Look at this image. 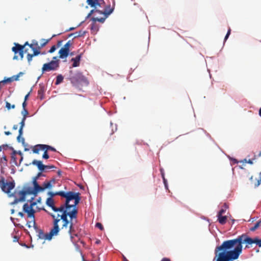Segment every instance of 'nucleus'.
Masks as SVG:
<instances>
[{"instance_id":"nucleus-14","label":"nucleus","mask_w":261,"mask_h":261,"mask_svg":"<svg viewBox=\"0 0 261 261\" xmlns=\"http://www.w3.org/2000/svg\"><path fill=\"white\" fill-rule=\"evenodd\" d=\"M39 86V89L38 91V94L40 99L42 100L44 98V94L46 90V88L43 83H40Z\"/></svg>"},{"instance_id":"nucleus-46","label":"nucleus","mask_w":261,"mask_h":261,"mask_svg":"<svg viewBox=\"0 0 261 261\" xmlns=\"http://www.w3.org/2000/svg\"><path fill=\"white\" fill-rule=\"evenodd\" d=\"M44 152L43 154L42 158L44 159L47 160L49 158V156L47 153V151L45 150H44Z\"/></svg>"},{"instance_id":"nucleus-18","label":"nucleus","mask_w":261,"mask_h":261,"mask_svg":"<svg viewBox=\"0 0 261 261\" xmlns=\"http://www.w3.org/2000/svg\"><path fill=\"white\" fill-rule=\"evenodd\" d=\"M36 146L38 147H40V149H41V150H45L46 151L49 150H51V151H54V152L56 151V149L55 148H54V147L51 146L50 145H48L38 144Z\"/></svg>"},{"instance_id":"nucleus-64","label":"nucleus","mask_w":261,"mask_h":261,"mask_svg":"<svg viewBox=\"0 0 261 261\" xmlns=\"http://www.w3.org/2000/svg\"><path fill=\"white\" fill-rule=\"evenodd\" d=\"M36 205H37V202L33 201L30 203V206L31 208H33L34 206H35Z\"/></svg>"},{"instance_id":"nucleus-20","label":"nucleus","mask_w":261,"mask_h":261,"mask_svg":"<svg viewBox=\"0 0 261 261\" xmlns=\"http://www.w3.org/2000/svg\"><path fill=\"white\" fill-rule=\"evenodd\" d=\"M59 58L62 59L66 58L69 55V52L62 47L59 51Z\"/></svg>"},{"instance_id":"nucleus-34","label":"nucleus","mask_w":261,"mask_h":261,"mask_svg":"<svg viewBox=\"0 0 261 261\" xmlns=\"http://www.w3.org/2000/svg\"><path fill=\"white\" fill-rule=\"evenodd\" d=\"M71 45V40H69L64 45L63 47H62L63 48L65 49V50L70 51L69 48Z\"/></svg>"},{"instance_id":"nucleus-57","label":"nucleus","mask_w":261,"mask_h":261,"mask_svg":"<svg viewBox=\"0 0 261 261\" xmlns=\"http://www.w3.org/2000/svg\"><path fill=\"white\" fill-rule=\"evenodd\" d=\"M18 54L20 56V60H22V59L23 58V55H24V49H21Z\"/></svg>"},{"instance_id":"nucleus-47","label":"nucleus","mask_w":261,"mask_h":261,"mask_svg":"<svg viewBox=\"0 0 261 261\" xmlns=\"http://www.w3.org/2000/svg\"><path fill=\"white\" fill-rule=\"evenodd\" d=\"M259 179L257 180V182L255 184V188L258 187L261 184V172L259 174Z\"/></svg>"},{"instance_id":"nucleus-17","label":"nucleus","mask_w":261,"mask_h":261,"mask_svg":"<svg viewBox=\"0 0 261 261\" xmlns=\"http://www.w3.org/2000/svg\"><path fill=\"white\" fill-rule=\"evenodd\" d=\"M32 164L33 165H35L37 167L38 170L40 172L44 171V164H43L42 162L41 161H38L37 160H34L32 161Z\"/></svg>"},{"instance_id":"nucleus-32","label":"nucleus","mask_w":261,"mask_h":261,"mask_svg":"<svg viewBox=\"0 0 261 261\" xmlns=\"http://www.w3.org/2000/svg\"><path fill=\"white\" fill-rule=\"evenodd\" d=\"M11 163L12 164V165H16L17 166H19L17 162V158L15 155H11Z\"/></svg>"},{"instance_id":"nucleus-4","label":"nucleus","mask_w":261,"mask_h":261,"mask_svg":"<svg viewBox=\"0 0 261 261\" xmlns=\"http://www.w3.org/2000/svg\"><path fill=\"white\" fill-rule=\"evenodd\" d=\"M15 184L14 180L12 181L7 182L4 177H2L0 180V187L2 190L7 194L10 193L11 190L15 188Z\"/></svg>"},{"instance_id":"nucleus-62","label":"nucleus","mask_w":261,"mask_h":261,"mask_svg":"<svg viewBox=\"0 0 261 261\" xmlns=\"http://www.w3.org/2000/svg\"><path fill=\"white\" fill-rule=\"evenodd\" d=\"M15 173V168L14 165H12L11 168V173L14 174Z\"/></svg>"},{"instance_id":"nucleus-9","label":"nucleus","mask_w":261,"mask_h":261,"mask_svg":"<svg viewBox=\"0 0 261 261\" xmlns=\"http://www.w3.org/2000/svg\"><path fill=\"white\" fill-rule=\"evenodd\" d=\"M73 79L75 80L77 82L82 83L85 85H88L89 82L86 77L83 75L81 72H77L73 77Z\"/></svg>"},{"instance_id":"nucleus-23","label":"nucleus","mask_w":261,"mask_h":261,"mask_svg":"<svg viewBox=\"0 0 261 261\" xmlns=\"http://www.w3.org/2000/svg\"><path fill=\"white\" fill-rule=\"evenodd\" d=\"M217 217L218 218V221L220 224L223 225L226 223L227 219V216L223 215H217Z\"/></svg>"},{"instance_id":"nucleus-60","label":"nucleus","mask_w":261,"mask_h":261,"mask_svg":"<svg viewBox=\"0 0 261 261\" xmlns=\"http://www.w3.org/2000/svg\"><path fill=\"white\" fill-rule=\"evenodd\" d=\"M21 202V201L19 200V199L18 198H15V199H14V200L10 203V204H11V205H14V204H17V203L18 202Z\"/></svg>"},{"instance_id":"nucleus-28","label":"nucleus","mask_w":261,"mask_h":261,"mask_svg":"<svg viewBox=\"0 0 261 261\" xmlns=\"http://www.w3.org/2000/svg\"><path fill=\"white\" fill-rule=\"evenodd\" d=\"M106 18H106V17L101 18L93 17L91 18V20H92L93 22L98 21L101 23H104Z\"/></svg>"},{"instance_id":"nucleus-50","label":"nucleus","mask_w":261,"mask_h":261,"mask_svg":"<svg viewBox=\"0 0 261 261\" xmlns=\"http://www.w3.org/2000/svg\"><path fill=\"white\" fill-rule=\"evenodd\" d=\"M95 226L97 228H98L99 229H100L101 230H103V225H102L101 223H99V222H97L95 224Z\"/></svg>"},{"instance_id":"nucleus-48","label":"nucleus","mask_w":261,"mask_h":261,"mask_svg":"<svg viewBox=\"0 0 261 261\" xmlns=\"http://www.w3.org/2000/svg\"><path fill=\"white\" fill-rule=\"evenodd\" d=\"M56 46L55 45H54L50 47L48 52L50 54L53 53L56 50Z\"/></svg>"},{"instance_id":"nucleus-26","label":"nucleus","mask_w":261,"mask_h":261,"mask_svg":"<svg viewBox=\"0 0 261 261\" xmlns=\"http://www.w3.org/2000/svg\"><path fill=\"white\" fill-rule=\"evenodd\" d=\"M18 194L20 196V197L18 198L21 202L24 201L25 200V198L27 196V194L24 192V191L21 190L18 192Z\"/></svg>"},{"instance_id":"nucleus-7","label":"nucleus","mask_w":261,"mask_h":261,"mask_svg":"<svg viewBox=\"0 0 261 261\" xmlns=\"http://www.w3.org/2000/svg\"><path fill=\"white\" fill-rule=\"evenodd\" d=\"M79 193V192H74L73 191L65 192L64 191H61V197L65 198V199L64 204H67L70 203L71 201L74 199Z\"/></svg>"},{"instance_id":"nucleus-36","label":"nucleus","mask_w":261,"mask_h":261,"mask_svg":"<svg viewBox=\"0 0 261 261\" xmlns=\"http://www.w3.org/2000/svg\"><path fill=\"white\" fill-rule=\"evenodd\" d=\"M90 29L91 31L97 32L98 30V28L96 24H95L94 22H93L90 25Z\"/></svg>"},{"instance_id":"nucleus-12","label":"nucleus","mask_w":261,"mask_h":261,"mask_svg":"<svg viewBox=\"0 0 261 261\" xmlns=\"http://www.w3.org/2000/svg\"><path fill=\"white\" fill-rule=\"evenodd\" d=\"M60 231L59 226H54L49 233H47V238L51 240L54 236H57Z\"/></svg>"},{"instance_id":"nucleus-58","label":"nucleus","mask_w":261,"mask_h":261,"mask_svg":"<svg viewBox=\"0 0 261 261\" xmlns=\"http://www.w3.org/2000/svg\"><path fill=\"white\" fill-rule=\"evenodd\" d=\"M252 239H253V244H255L256 245L260 239H259L258 237H256L254 238H252Z\"/></svg>"},{"instance_id":"nucleus-3","label":"nucleus","mask_w":261,"mask_h":261,"mask_svg":"<svg viewBox=\"0 0 261 261\" xmlns=\"http://www.w3.org/2000/svg\"><path fill=\"white\" fill-rule=\"evenodd\" d=\"M15 184L14 180L12 181L7 182L4 177H2L0 180V187L2 190L7 194L10 193L11 190L15 188Z\"/></svg>"},{"instance_id":"nucleus-11","label":"nucleus","mask_w":261,"mask_h":261,"mask_svg":"<svg viewBox=\"0 0 261 261\" xmlns=\"http://www.w3.org/2000/svg\"><path fill=\"white\" fill-rule=\"evenodd\" d=\"M46 204L48 206L50 207L55 212H58L61 210V205L59 207L55 206L54 204V200L53 198L48 197L46 201Z\"/></svg>"},{"instance_id":"nucleus-51","label":"nucleus","mask_w":261,"mask_h":261,"mask_svg":"<svg viewBox=\"0 0 261 261\" xmlns=\"http://www.w3.org/2000/svg\"><path fill=\"white\" fill-rule=\"evenodd\" d=\"M34 57V56L32 54H28L27 55V60L30 64V62L32 61V58Z\"/></svg>"},{"instance_id":"nucleus-16","label":"nucleus","mask_w":261,"mask_h":261,"mask_svg":"<svg viewBox=\"0 0 261 261\" xmlns=\"http://www.w3.org/2000/svg\"><path fill=\"white\" fill-rule=\"evenodd\" d=\"M24 191V192L27 194L29 195H33L35 196H37L38 194V192L36 191L33 188L30 187H23V190Z\"/></svg>"},{"instance_id":"nucleus-19","label":"nucleus","mask_w":261,"mask_h":261,"mask_svg":"<svg viewBox=\"0 0 261 261\" xmlns=\"http://www.w3.org/2000/svg\"><path fill=\"white\" fill-rule=\"evenodd\" d=\"M18 136L17 137V140L18 142H20V139H21V143L22 145L24 147L27 146L28 144L25 143V140L23 137H22L21 136L23 134V128L19 127V130H18Z\"/></svg>"},{"instance_id":"nucleus-52","label":"nucleus","mask_w":261,"mask_h":261,"mask_svg":"<svg viewBox=\"0 0 261 261\" xmlns=\"http://www.w3.org/2000/svg\"><path fill=\"white\" fill-rule=\"evenodd\" d=\"M55 167L54 165H44V171L45 169H51L55 168Z\"/></svg>"},{"instance_id":"nucleus-59","label":"nucleus","mask_w":261,"mask_h":261,"mask_svg":"<svg viewBox=\"0 0 261 261\" xmlns=\"http://www.w3.org/2000/svg\"><path fill=\"white\" fill-rule=\"evenodd\" d=\"M113 8L115 9V4L114 3L112 7H111L110 5H107L105 7V10H107V11H109V9H112Z\"/></svg>"},{"instance_id":"nucleus-24","label":"nucleus","mask_w":261,"mask_h":261,"mask_svg":"<svg viewBox=\"0 0 261 261\" xmlns=\"http://www.w3.org/2000/svg\"><path fill=\"white\" fill-rule=\"evenodd\" d=\"M36 213L35 210L33 208H31L29 212L28 213V217L33 219V224H34V221L35 220V213Z\"/></svg>"},{"instance_id":"nucleus-25","label":"nucleus","mask_w":261,"mask_h":261,"mask_svg":"<svg viewBox=\"0 0 261 261\" xmlns=\"http://www.w3.org/2000/svg\"><path fill=\"white\" fill-rule=\"evenodd\" d=\"M32 184L33 185V189L38 193H39L40 186L38 184L37 180L33 178Z\"/></svg>"},{"instance_id":"nucleus-33","label":"nucleus","mask_w":261,"mask_h":261,"mask_svg":"<svg viewBox=\"0 0 261 261\" xmlns=\"http://www.w3.org/2000/svg\"><path fill=\"white\" fill-rule=\"evenodd\" d=\"M81 194L79 193L77 196L76 197L74 198V199H73V200H74V204H75L76 205H77L81 200Z\"/></svg>"},{"instance_id":"nucleus-42","label":"nucleus","mask_w":261,"mask_h":261,"mask_svg":"<svg viewBox=\"0 0 261 261\" xmlns=\"http://www.w3.org/2000/svg\"><path fill=\"white\" fill-rule=\"evenodd\" d=\"M0 163H1V170L2 171L3 168L7 166V162L3 161L2 159H1Z\"/></svg>"},{"instance_id":"nucleus-35","label":"nucleus","mask_w":261,"mask_h":261,"mask_svg":"<svg viewBox=\"0 0 261 261\" xmlns=\"http://www.w3.org/2000/svg\"><path fill=\"white\" fill-rule=\"evenodd\" d=\"M31 208V207L28 205L27 203H24L23 205V211L28 214V213L29 212Z\"/></svg>"},{"instance_id":"nucleus-5","label":"nucleus","mask_w":261,"mask_h":261,"mask_svg":"<svg viewBox=\"0 0 261 261\" xmlns=\"http://www.w3.org/2000/svg\"><path fill=\"white\" fill-rule=\"evenodd\" d=\"M75 204H70V203L67 204H63L61 205V211L68 212V213L70 214L72 216L76 218L78 214V210Z\"/></svg>"},{"instance_id":"nucleus-61","label":"nucleus","mask_w":261,"mask_h":261,"mask_svg":"<svg viewBox=\"0 0 261 261\" xmlns=\"http://www.w3.org/2000/svg\"><path fill=\"white\" fill-rule=\"evenodd\" d=\"M70 225H69V229H71L73 231H75L74 230V227H73V223L72 222V221H70Z\"/></svg>"},{"instance_id":"nucleus-2","label":"nucleus","mask_w":261,"mask_h":261,"mask_svg":"<svg viewBox=\"0 0 261 261\" xmlns=\"http://www.w3.org/2000/svg\"><path fill=\"white\" fill-rule=\"evenodd\" d=\"M58 212L62 213L61 215L59 214L57 215L58 217L61 218V220H62L63 222L62 228H66L68 225L70 224V221H72L74 219H76V218L72 216L70 214L68 213V212L59 211Z\"/></svg>"},{"instance_id":"nucleus-15","label":"nucleus","mask_w":261,"mask_h":261,"mask_svg":"<svg viewBox=\"0 0 261 261\" xmlns=\"http://www.w3.org/2000/svg\"><path fill=\"white\" fill-rule=\"evenodd\" d=\"M95 13H97L99 14H102L106 17V18H108L109 15H110L114 11V8L112 9H109V11H107V10L101 11L98 9H97L96 8H95Z\"/></svg>"},{"instance_id":"nucleus-21","label":"nucleus","mask_w":261,"mask_h":261,"mask_svg":"<svg viewBox=\"0 0 261 261\" xmlns=\"http://www.w3.org/2000/svg\"><path fill=\"white\" fill-rule=\"evenodd\" d=\"M53 185L48 181H44L42 184V187H40V192H43L45 189H50Z\"/></svg>"},{"instance_id":"nucleus-13","label":"nucleus","mask_w":261,"mask_h":261,"mask_svg":"<svg viewBox=\"0 0 261 261\" xmlns=\"http://www.w3.org/2000/svg\"><path fill=\"white\" fill-rule=\"evenodd\" d=\"M82 55L83 53H81L77 55L75 57L72 58L71 59V62H72V67H76L80 66Z\"/></svg>"},{"instance_id":"nucleus-49","label":"nucleus","mask_w":261,"mask_h":261,"mask_svg":"<svg viewBox=\"0 0 261 261\" xmlns=\"http://www.w3.org/2000/svg\"><path fill=\"white\" fill-rule=\"evenodd\" d=\"M22 116L27 117V115L29 114L28 111L27 109L22 110L21 112Z\"/></svg>"},{"instance_id":"nucleus-10","label":"nucleus","mask_w":261,"mask_h":261,"mask_svg":"<svg viewBox=\"0 0 261 261\" xmlns=\"http://www.w3.org/2000/svg\"><path fill=\"white\" fill-rule=\"evenodd\" d=\"M15 46L12 48V51L14 53V56L13 58V60H18V57L17 54H19L21 49H24V45H22L18 43H14Z\"/></svg>"},{"instance_id":"nucleus-63","label":"nucleus","mask_w":261,"mask_h":261,"mask_svg":"<svg viewBox=\"0 0 261 261\" xmlns=\"http://www.w3.org/2000/svg\"><path fill=\"white\" fill-rule=\"evenodd\" d=\"M12 77H13V81H18L19 80V75L16 74V75H14L12 76Z\"/></svg>"},{"instance_id":"nucleus-43","label":"nucleus","mask_w":261,"mask_h":261,"mask_svg":"<svg viewBox=\"0 0 261 261\" xmlns=\"http://www.w3.org/2000/svg\"><path fill=\"white\" fill-rule=\"evenodd\" d=\"M49 40H50V39L46 40L44 39H42L41 40V46L43 47L44 46H45L48 42V41Z\"/></svg>"},{"instance_id":"nucleus-31","label":"nucleus","mask_w":261,"mask_h":261,"mask_svg":"<svg viewBox=\"0 0 261 261\" xmlns=\"http://www.w3.org/2000/svg\"><path fill=\"white\" fill-rule=\"evenodd\" d=\"M261 226V223L259 221H258L254 225L250 228V230L251 231H254L256 229H257L259 226Z\"/></svg>"},{"instance_id":"nucleus-41","label":"nucleus","mask_w":261,"mask_h":261,"mask_svg":"<svg viewBox=\"0 0 261 261\" xmlns=\"http://www.w3.org/2000/svg\"><path fill=\"white\" fill-rule=\"evenodd\" d=\"M40 210H42L44 211L47 214H48L49 216H50L54 219V220H55V219H57L56 218V215L55 214L48 212L44 207H42V208H40Z\"/></svg>"},{"instance_id":"nucleus-1","label":"nucleus","mask_w":261,"mask_h":261,"mask_svg":"<svg viewBox=\"0 0 261 261\" xmlns=\"http://www.w3.org/2000/svg\"><path fill=\"white\" fill-rule=\"evenodd\" d=\"M224 242L234 249L241 248L242 252L243 248L242 244L245 243L247 244L246 248H249L248 245L253 244V239L251 237L246 236L245 234H243L238 236L236 239L226 240Z\"/></svg>"},{"instance_id":"nucleus-45","label":"nucleus","mask_w":261,"mask_h":261,"mask_svg":"<svg viewBox=\"0 0 261 261\" xmlns=\"http://www.w3.org/2000/svg\"><path fill=\"white\" fill-rule=\"evenodd\" d=\"M230 32H231V30H230V29H229L227 31V32L224 37V43L226 42V41L227 40V39L228 38L230 34Z\"/></svg>"},{"instance_id":"nucleus-37","label":"nucleus","mask_w":261,"mask_h":261,"mask_svg":"<svg viewBox=\"0 0 261 261\" xmlns=\"http://www.w3.org/2000/svg\"><path fill=\"white\" fill-rule=\"evenodd\" d=\"M33 54L32 55L34 56H37L39 55V54H41L40 51L39 49H36V48H35L34 49H33ZM45 54V53H41V54H42V55H44Z\"/></svg>"},{"instance_id":"nucleus-6","label":"nucleus","mask_w":261,"mask_h":261,"mask_svg":"<svg viewBox=\"0 0 261 261\" xmlns=\"http://www.w3.org/2000/svg\"><path fill=\"white\" fill-rule=\"evenodd\" d=\"M59 68L58 66V62L55 61H50V62L45 63L42 67V74L50 71H56Z\"/></svg>"},{"instance_id":"nucleus-40","label":"nucleus","mask_w":261,"mask_h":261,"mask_svg":"<svg viewBox=\"0 0 261 261\" xmlns=\"http://www.w3.org/2000/svg\"><path fill=\"white\" fill-rule=\"evenodd\" d=\"M6 108L8 110H10L12 109H14L15 108V105H11L9 102L6 101Z\"/></svg>"},{"instance_id":"nucleus-8","label":"nucleus","mask_w":261,"mask_h":261,"mask_svg":"<svg viewBox=\"0 0 261 261\" xmlns=\"http://www.w3.org/2000/svg\"><path fill=\"white\" fill-rule=\"evenodd\" d=\"M33 226L36 232L37 233V236L38 237L39 239L50 241V239H49L47 237V233H44L43 231L38 227V226L37 225L35 221H34V224H33Z\"/></svg>"},{"instance_id":"nucleus-29","label":"nucleus","mask_w":261,"mask_h":261,"mask_svg":"<svg viewBox=\"0 0 261 261\" xmlns=\"http://www.w3.org/2000/svg\"><path fill=\"white\" fill-rule=\"evenodd\" d=\"M227 208H228L227 205H226V204L225 203L223 205V207L221 208V209L218 212L217 215H219V216L223 215V214H224L226 212V209Z\"/></svg>"},{"instance_id":"nucleus-55","label":"nucleus","mask_w":261,"mask_h":261,"mask_svg":"<svg viewBox=\"0 0 261 261\" xmlns=\"http://www.w3.org/2000/svg\"><path fill=\"white\" fill-rule=\"evenodd\" d=\"M42 172H40L38 173L37 175L35 177H34L33 178L36 180H38L40 176H44L43 174H42Z\"/></svg>"},{"instance_id":"nucleus-22","label":"nucleus","mask_w":261,"mask_h":261,"mask_svg":"<svg viewBox=\"0 0 261 261\" xmlns=\"http://www.w3.org/2000/svg\"><path fill=\"white\" fill-rule=\"evenodd\" d=\"M87 33L86 31H80L79 32H76L70 34L69 35V37H71L72 36H74V39L84 36L86 33Z\"/></svg>"},{"instance_id":"nucleus-53","label":"nucleus","mask_w":261,"mask_h":261,"mask_svg":"<svg viewBox=\"0 0 261 261\" xmlns=\"http://www.w3.org/2000/svg\"><path fill=\"white\" fill-rule=\"evenodd\" d=\"M100 2H102L104 3L103 0H97V4H95V5L94 6H90L91 8H96V6H98L100 7Z\"/></svg>"},{"instance_id":"nucleus-30","label":"nucleus","mask_w":261,"mask_h":261,"mask_svg":"<svg viewBox=\"0 0 261 261\" xmlns=\"http://www.w3.org/2000/svg\"><path fill=\"white\" fill-rule=\"evenodd\" d=\"M61 191L56 192L49 191L47 193V195L50 196L49 197L53 198V197L55 196V195H58V196H61Z\"/></svg>"},{"instance_id":"nucleus-44","label":"nucleus","mask_w":261,"mask_h":261,"mask_svg":"<svg viewBox=\"0 0 261 261\" xmlns=\"http://www.w3.org/2000/svg\"><path fill=\"white\" fill-rule=\"evenodd\" d=\"M61 220V218L59 219V217H57V219H55L53 221V225L54 226H59V222Z\"/></svg>"},{"instance_id":"nucleus-38","label":"nucleus","mask_w":261,"mask_h":261,"mask_svg":"<svg viewBox=\"0 0 261 261\" xmlns=\"http://www.w3.org/2000/svg\"><path fill=\"white\" fill-rule=\"evenodd\" d=\"M13 81V77H8V78H5L3 81L1 82V83L3 84H6L8 83H10Z\"/></svg>"},{"instance_id":"nucleus-39","label":"nucleus","mask_w":261,"mask_h":261,"mask_svg":"<svg viewBox=\"0 0 261 261\" xmlns=\"http://www.w3.org/2000/svg\"><path fill=\"white\" fill-rule=\"evenodd\" d=\"M97 0H87L86 2L90 6H94L95 4H97Z\"/></svg>"},{"instance_id":"nucleus-56","label":"nucleus","mask_w":261,"mask_h":261,"mask_svg":"<svg viewBox=\"0 0 261 261\" xmlns=\"http://www.w3.org/2000/svg\"><path fill=\"white\" fill-rule=\"evenodd\" d=\"M58 58H59V57H57V56L54 57L53 58V60L51 61H55L58 62V66L59 67L60 66V60Z\"/></svg>"},{"instance_id":"nucleus-54","label":"nucleus","mask_w":261,"mask_h":261,"mask_svg":"<svg viewBox=\"0 0 261 261\" xmlns=\"http://www.w3.org/2000/svg\"><path fill=\"white\" fill-rule=\"evenodd\" d=\"M241 162L247 163L250 165H252L253 164L252 160L249 159V160H247L246 159H245L243 161H241Z\"/></svg>"},{"instance_id":"nucleus-27","label":"nucleus","mask_w":261,"mask_h":261,"mask_svg":"<svg viewBox=\"0 0 261 261\" xmlns=\"http://www.w3.org/2000/svg\"><path fill=\"white\" fill-rule=\"evenodd\" d=\"M64 80V76L61 74H59L56 76V80L55 82V85H59L61 83H62Z\"/></svg>"}]
</instances>
